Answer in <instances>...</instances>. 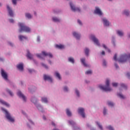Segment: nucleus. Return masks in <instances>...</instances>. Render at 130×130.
I'll return each instance as SVG.
<instances>
[{
    "label": "nucleus",
    "instance_id": "54",
    "mask_svg": "<svg viewBox=\"0 0 130 130\" xmlns=\"http://www.w3.org/2000/svg\"><path fill=\"white\" fill-rule=\"evenodd\" d=\"M102 54L103 55H105V52L104 51H103L102 52Z\"/></svg>",
    "mask_w": 130,
    "mask_h": 130
},
{
    "label": "nucleus",
    "instance_id": "53",
    "mask_svg": "<svg viewBox=\"0 0 130 130\" xmlns=\"http://www.w3.org/2000/svg\"><path fill=\"white\" fill-rule=\"evenodd\" d=\"M127 76L129 78V79H130V73H127Z\"/></svg>",
    "mask_w": 130,
    "mask_h": 130
},
{
    "label": "nucleus",
    "instance_id": "11",
    "mask_svg": "<svg viewBox=\"0 0 130 130\" xmlns=\"http://www.w3.org/2000/svg\"><path fill=\"white\" fill-rule=\"evenodd\" d=\"M17 95L20 98H22L23 101H26V96H25L21 91H19L17 93Z\"/></svg>",
    "mask_w": 130,
    "mask_h": 130
},
{
    "label": "nucleus",
    "instance_id": "9",
    "mask_svg": "<svg viewBox=\"0 0 130 130\" xmlns=\"http://www.w3.org/2000/svg\"><path fill=\"white\" fill-rule=\"evenodd\" d=\"M42 53L44 56H49V57H50L51 58H52L53 56L51 53H47L45 51H42Z\"/></svg>",
    "mask_w": 130,
    "mask_h": 130
},
{
    "label": "nucleus",
    "instance_id": "16",
    "mask_svg": "<svg viewBox=\"0 0 130 130\" xmlns=\"http://www.w3.org/2000/svg\"><path fill=\"white\" fill-rule=\"evenodd\" d=\"M55 47L58 49H63V48H64V46L62 45H56Z\"/></svg>",
    "mask_w": 130,
    "mask_h": 130
},
{
    "label": "nucleus",
    "instance_id": "59",
    "mask_svg": "<svg viewBox=\"0 0 130 130\" xmlns=\"http://www.w3.org/2000/svg\"><path fill=\"white\" fill-rule=\"evenodd\" d=\"M29 120V122H30V123H31V124H33V122H32V121L30 120Z\"/></svg>",
    "mask_w": 130,
    "mask_h": 130
},
{
    "label": "nucleus",
    "instance_id": "29",
    "mask_svg": "<svg viewBox=\"0 0 130 130\" xmlns=\"http://www.w3.org/2000/svg\"><path fill=\"white\" fill-rule=\"evenodd\" d=\"M53 21L54 22H59V19L56 17H53Z\"/></svg>",
    "mask_w": 130,
    "mask_h": 130
},
{
    "label": "nucleus",
    "instance_id": "36",
    "mask_svg": "<svg viewBox=\"0 0 130 130\" xmlns=\"http://www.w3.org/2000/svg\"><path fill=\"white\" fill-rule=\"evenodd\" d=\"M96 124H98L100 128H101V129L102 130L103 129V128L102 127V125H100V123L99 122H97Z\"/></svg>",
    "mask_w": 130,
    "mask_h": 130
},
{
    "label": "nucleus",
    "instance_id": "17",
    "mask_svg": "<svg viewBox=\"0 0 130 130\" xmlns=\"http://www.w3.org/2000/svg\"><path fill=\"white\" fill-rule=\"evenodd\" d=\"M27 53L26 54V56L27 58H29V59H32V55H31V54L30 53V52L29 51V50H27Z\"/></svg>",
    "mask_w": 130,
    "mask_h": 130
},
{
    "label": "nucleus",
    "instance_id": "52",
    "mask_svg": "<svg viewBox=\"0 0 130 130\" xmlns=\"http://www.w3.org/2000/svg\"><path fill=\"white\" fill-rule=\"evenodd\" d=\"M115 67L116 69H118V65H117V64L115 63Z\"/></svg>",
    "mask_w": 130,
    "mask_h": 130
},
{
    "label": "nucleus",
    "instance_id": "33",
    "mask_svg": "<svg viewBox=\"0 0 130 130\" xmlns=\"http://www.w3.org/2000/svg\"><path fill=\"white\" fill-rule=\"evenodd\" d=\"M120 86L121 88H123L124 89H126V85H125L124 84L122 83L120 84Z\"/></svg>",
    "mask_w": 130,
    "mask_h": 130
},
{
    "label": "nucleus",
    "instance_id": "50",
    "mask_svg": "<svg viewBox=\"0 0 130 130\" xmlns=\"http://www.w3.org/2000/svg\"><path fill=\"white\" fill-rule=\"evenodd\" d=\"M78 23H79V25H82V22L80 20H78Z\"/></svg>",
    "mask_w": 130,
    "mask_h": 130
},
{
    "label": "nucleus",
    "instance_id": "14",
    "mask_svg": "<svg viewBox=\"0 0 130 130\" xmlns=\"http://www.w3.org/2000/svg\"><path fill=\"white\" fill-rule=\"evenodd\" d=\"M0 103H1V104H3V105H5V106H6L7 107H10V104H9L8 103L6 102L3 100H0Z\"/></svg>",
    "mask_w": 130,
    "mask_h": 130
},
{
    "label": "nucleus",
    "instance_id": "46",
    "mask_svg": "<svg viewBox=\"0 0 130 130\" xmlns=\"http://www.w3.org/2000/svg\"><path fill=\"white\" fill-rule=\"evenodd\" d=\"M106 109H105V108H104V110H103V114H104V115H106Z\"/></svg>",
    "mask_w": 130,
    "mask_h": 130
},
{
    "label": "nucleus",
    "instance_id": "22",
    "mask_svg": "<svg viewBox=\"0 0 130 130\" xmlns=\"http://www.w3.org/2000/svg\"><path fill=\"white\" fill-rule=\"evenodd\" d=\"M66 113L68 116H72V113L71 112V111L69 110V109H66Z\"/></svg>",
    "mask_w": 130,
    "mask_h": 130
},
{
    "label": "nucleus",
    "instance_id": "34",
    "mask_svg": "<svg viewBox=\"0 0 130 130\" xmlns=\"http://www.w3.org/2000/svg\"><path fill=\"white\" fill-rule=\"evenodd\" d=\"M108 105H109V106H113L114 104L111 102H108Z\"/></svg>",
    "mask_w": 130,
    "mask_h": 130
},
{
    "label": "nucleus",
    "instance_id": "48",
    "mask_svg": "<svg viewBox=\"0 0 130 130\" xmlns=\"http://www.w3.org/2000/svg\"><path fill=\"white\" fill-rule=\"evenodd\" d=\"M28 72L31 74V73H33V72H34V70L32 69H29L28 70Z\"/></svg>",
    "mask_w": 130,
    "mask_h": 130
},
{
    "label": "nucleus",
    "instance_id": "31",
    "mask_svg": "<svg viewBox=\"0 0 130 130\" xmlns=\"http://www.w3.org/2000/svg\"><path fill=\"white\" fill-rule=\"evenodd\" d=\"M124 15H125L126 16H128L129 15V11H124L123 12Z\"/></svg>",
    "mask_w": 130,
    "mask_h": 130
},
{
    "label": "nucleus",
    "instance_id": "12",
    "mask_svg": "<svg viewBox=\"0 0 130 130\" xmlns=\"http://www.w3.org/2000/svg\"><path fill=\"white\" fill-rule=\"evenodd\" d=\"M7 10L10 17H14V13H13V10H12L10 9V6H9V5H7Z\"/></svg>",
    "mask_w": 130,
    "mask_h": 130
},
{
    "label": "nucleus",
    "instance_id": "43",
    "mask_svg": "<svg viewBox=\"0 0 130 130\" xmlns=\"http://www.w3.org/2000/svg\"><path fill=\"white\" fill-rule=\"evenodd\" d=\"M37 57H39V58L42 59V57L41 56V54H37Z\"/></svg>",
    "mask_w": 130,
    "mask_h": 130
},
{
    "label": "nucleus",
    "instance_id": "37",
    "mask_svg": "<svg viewBox=\"0 0 130 130\" xmlns=\"http://www.w3.org/2000/svg\"><path fill=\"white\" fill-rule=\"evenodd\" d=\"M7 92L10 94L11 96H13V92L9 90V89H7Z\"/></svg>",
    "mask_w": 130,
    "mask_h": 130
},
{
    "label": "nucleus",
    "instance_id": "57",
    "mask_svg": "<svg viewBox=\"0 0 130 130\" xmlns=\"http://www.w3.org/2000/svg\"><path fill=\"white\" fill-rule=\"evenodd\" d=\"M9 45L10 46H13V44L12 43H9Z\"/></svg>",
    "mask_w": 130,
    "mask_h": 130
},
{
    "label": "nucleus",
    "instance_id": "24",
    "mask_svg": "<svg viewBox=\"0 0 130 130\" xmlns=\"http://www.w3.org/2000/svg\"><path fill=\"white\" fill-rule=\"evenodd\" d=\"M89 49H88L87 48H86L85 49L84 52H85L86 56H88L89 55Z\"/></svg>",
    "mask_w": 130,
    "mask_h": 130
},
{
    "label": "nucleus",
    "instance_id": "45",
    "mask_svg": "<svg viewBox=\"0 0 130 130\" xmlns=\"http://www.w3.org/2000/svg\"><path fill=\"white\" fill-rule=\"evenodd\" d=\"M114 59L116 61L117 60V55L116 54H115L114 56Z\"/></svg>",
    "mask_w": 130,
    "mask_h": 130
},
{
    "label": "nucleus",
    "instance_id": "63",
    "mask_svg": "<svg viewBox=\"0 0 130 130\" xmlns=\"http://www.w3.org/2000/svg\"><path fill=\"white\" fill-rule=\"evenodd\" d=\"M87 126H89V124H87Z\"/></svg>",
    "mask_w": 130,
    "mask_h": 130
},
{
    "label": "nucleus",
    "instance_id": "25",
    "mask_svg": "<svg viewBox=\"0 0 130 130\" xmlns=\"http://www.w3.org/2000/svg\"><path fill=\"white\" fill-rule=\"evenodd\" d=\"M55 74L56 77H57V78H58L59 80H61V77H60V74H59V73H58V72H55Z\"/></svg>",
    "mask_w": 130,
    "mask_h": 130
},
{
    "label": "nucleus",
    "instance_id": "5",
    "mask_svg": "<svg viewBox=\"0 0 130 130\" xmlns=\"http://www.w3.org/2000/svg\"><path fill=\"white\" fill-rule=\"evenodd\" d=\"M90 39H91L92 41H93V42L95 44H96V45H98V46L100 45V43H99V40H98V39L96 38V37H95L94 36L91 35L90 36Z\"/></svg>",
    "mask_w": 130,
    "mask_h": 130
},
{
    "label": "nucleus",
    "instance_id": "1",
    "mask_svg": "<svg viewBox=\"0 0 130 130\" xmlns=\"http://www.w3.org/2000/svg\"><path fill=\"white\" fill-rule=\"evenodd\" d=\"M18 26L20 27L19 31L20 33L23 31L29 32H30V31H31V29L29 28L28 26L25 25L24 23H19L18 24Z\"/></svg>",
    "mask_w": 130,
    "mask_h": 130
},
{
    "label": "nucleus",
    "instance_id": "28",
    "mask_svg": "<svg viewBox=\"0 0 130 130\" xmlns=\"http://www.w3.org/2000/svg\"><path fill=\"white\" fill-rule=\"evenodd\" d=\"M31 101L32 102V103H34V104H36V103L37 102V101L35 98H32L31 100Z\"/></svg>",
    "mask_w": 130,
    "mask_h": 130
},
{
    "label": "nucleus",
    "instance_id": "4",
    "mask_svg": "<svg viewBox=\"0 0 130 130\" xmlns=\"http://www.w3.org/2000/svg\"><path fill=\"white\" fill-rule=\"evenodd\" d=\"M1 75L5 81H9V79H8V74L5 72L4 69L1 70Z\"/></svg>",
    "mask_w": 130,
    "mask_h": 130
},
{
    "label": "nucleus",
    "instance_id": "44",
    "mask_svg": "<svg viewBox=\"0 0 130 130\" xmlns=\"http://www.w3.org/2000/svg\"><path fill=\"white\" fill-rule=\"evenodd\" d=\"M42 66H43L44 67V68H45V69H48V67H47V66H46L44 63H42Z\"/></svg>",
    "mask_w": 130,
    "mask_h": 130
},
{
    "label": "nucleus",
    "instance_id": "21",
    "mask_svg": "<svg viewBox=\"0 0 130 130\" xmlns=\"http://www.w3.org/2000/svg\"><path fill=\"white\" fill-rule=\"evenodd\" d=\"M41 101H42V102L44 103H47L48 102V101L47 100V98H42Z\"/></svg>",
    "mask_w": 130,
    "mask_h": 130
},
{
    "label": "nucleus",
    "instance_id": "49",
    "mask_svg": "<svg viewBox=\"0 0 130 130\" xmlns=\"http://www.w3.org/2000/svg\"><path fill=\"white\" fill-rule=\"evenodd\" d=\"M103 66H104V67H106V61L105 60L103 61Z\"/></svg>",
    "mask_w": 130,
    "mask_h": 130
},
{
    "label": "nucleus",
    "instance_id": "20",
    "mask_svg": "<svg viewBox=\"0 0 130 130\" xmlns=\"http://www.w3.org/2000/svg\"><path fill=\"white\" fill-rule=\"evenodd\" d=\"M19 40H20V41H22V40H24V39L26 40L27 39V37L22 36V35H20L19 36Z\"/></svg>",
    "mask_w": 130,
    "mask_h": 130
},
{
    "label": "nucleus",
    "instance_id": "6",
    "mask_svg": "<svg viewBox=\"0 0 130 130\" xmlns=\"http://www.w3.org/2000/svg\"><path fill=\"white\" fill-rule=\"evenodd\" d=\"M70 5L71 8V10H72L73 12H81V10L80 9V8L75 7L74 5H73L72 3H70Z\"/></svg>",
    "mask_w": 130,
    "mask_h": 130
},
{
    "label": "nucleus",
    "instance_id": "40",
    "mask_svg": "<svg viewBox=\"0 0 130 130\" xmlns=\"http://www.w3.org/2000/svg\"><path fill=\"white\" fill-rule=\"evenodd\" d=\"M107 128L110 130H114V129L113 128V127H112V126H111V125H109V126H108Z\"/></svg>",
    "mask_w": 130,
    "mask_h": 130
},
{
    "label": "nucleus",
    "instance_id": "2",
    "mask_svg": "<svg viewBox=\"0 0 130 130\" xmlns=\"http://www.w3.org/2000/svg\"><path fill=\"white\" fill-rule=\"evenodd\" d=\"M106 86H103L102 85H99V87L101 90H103V91H111L112 89L109 87V80L107 79L106 81Z\"/></svg>",
    "mask_w": 130,
    "mask_h": 130
},
{
    "label": "nucleus",
    "instance_id": "62",
    "mask_svg": "<svg viewBox=\"0 0 130 130\" xmlns=\"http://www.w3.org/2000/svg\"><path fill=\"white\" fill-rule=\"evenodd\" d=\"M2 6V4L0 3V7Z\"/></svg>",
    "mask_w": 130,
    "mask_h": 130
},
{
    "label": "nucleus",
    "instance_id": "42",
    "mask_svg": "<svg viewBox=\"0 0 130 130\" xmlns=\"http://www.w3.org/2000/svg\"><path fill=\"white\" fill-rule=\"evenodd\" d=\"M63 90H64V91L65 92H68V91H69V89H68V87H67V86H65V87H64Z\"/></svg>",
    "mask_w": 130,
    "mask_h": 130
},
{
    "label": "nucleus",
    "instance_id": "30",
    "mask_svg": "<svg viewBox=\"0 0 130 130\" xmlns=\"http://www.w3.org/2000/svg\"><path fill=\"white\" fill-rule=\"evenodd\" d=\"M103 47H104V48H105V49L107 50L108 52H110V50H109V49L107 48V47H106L105 45L103 44Z\"/></svg>",
    "mask_w": 130,
    "mask_h": 130
},
{
    "label": "nucleus",
    "instance_id": "60",
    "mask_svg": "<svg viewBox=\"0 0 130 130\" xmlns=\"http://www.w3.org/2000/svg\"><path fill=\"white\" fill-rule=\"evenodd\" d=\"M49 63H50V64H51V61H49Z\"/></svg>",
    "mask_w": 130,
    "mask_h": 130
},
{
    "label": "nucleus",
    "instance_id": "19",
    "mask_svg": "<svg viewBox=\"0 0 130 130\" xmlns=\"http://www.w3.org/2000/svg\"><path fill=\"white\" fill-rule=\"evenodd\" d=\"M73 36L76 37V39H80L81 37V36L76 32H73Z\"/></svg>",
    "mask_w": 130,
    "mask_h": 130
},
{
    "label": "nucleus",
    "instance_id": "35",
    "mask_svg": "<svg viewBox=\"0 0 130 130\" xmlns=\"http://www.w3.org/2000/svg\"><path fill=\"white\" fill-rule=\"evenodd\" d=\"M86 75H90V74H92V71L88 70L85 72Z\"/></svg>",
    "mask_w": 130,
    "mask_h": 130
},
{
    "label": "nucleus",
    "instance_id": "7",
    "mask_svg": "<svg viewBox=\"0 0 130 130\" xmlns=\"http://www.w3.org/2000/svg\"><path fill=\"white\" fill-rule=\"evenodd\" d=\"M84 111H85V110L83 108H80L78 109V113L81 114V116L83 118L85 117V112Z\"/></svg>",
    "mask_w": 130,
    "mask_h": 130
},
{
    "label": "nucleus",
    "instance_id": "55",
    "mask_svg": "<svg viewBox=\"0 0 130 130\" xmlns=\"http://www.w3.org/2000/svg\"><path fill=\"white\" fill-rule=\"evenodd\" d=\"M37 41H38V42H39L40 41V38H39V37H38V38H37Z\"/></svg>",
    "mask_w": 130,
    "mask_h": 130
},
{
    "label": "nucleus",
    "instance_id": "56",
    "mask_svg": "<svg viewBox=\"0 0 130 130\" xmlns=\"http://www.w3.org/2000/svg\"><path fill=\"white\" fill-rule=\"evenodd\" d=\"M43 118L44 120H46V117H45V116H43Z\"/></svg>",
    "mask_w": 130,
    "mask_h": 130
},
{
    "label": "nucleus",
    "instance_id": "26",
    "mask_svg": "<svg viewBox=\"0 0 130 130\" xmlns=\"http://www.w3.org/2000/svg\"><path fill=\"white\" fill-rule=\"evenodd\" d=\"M118 35H119V36H123V32L120 30H118L117 31Z\"/></svg>",
    "mask_w": 130,
    "mask_h": 130
},
{
    "label": "nucleus",
    "instance_id": "47",
    "mask_svg": "<svg viewBox=\"0 0 130 130\" xmlns=\"http://www.w3.org/2000/svg\"><path fill=\"white\" fill-rule=\"evenodd\" d=\"M37 108H38V109H39V110H40V108H41V109H42V107L40 105L38 106Z\"/></svg>",
    "mask_w": 130,
    "mask_h": 130
},
{
    "label": "nucleus",
    "instance_id": "32",
    "mask_svg": "<svg viewBox=\"0 0 130 130\" xmlns=\"http://www.w3.org/2000/svg\"><path fill=\"white\" fill-rule=\"evenodd\" d=\"M117 95L119 97H120V98H121V99H124V96L122 94H121L120 93H118Z\"/></svg>",
    "mask_w": 130,
    "mask_h": 130
},
{
    "label": "nucleus",
    "instance_id": "38",
    "mask_svg": "<svg viewBox=\"0 0 130 130\" xmlns=\"http://www.w3.org/2000/svg\"><path fill=\"white\" fill-rule=\"evenodd\" d=\"M69 123L71 125H74V124H75V122H74V121H73V120H71V121H69Z\"/></svg>",
    "mask_w": 130,
    "mask_h": 130
},
{
    "label": "nucleus",
    "instance_id": "39",
    "mask_svg": "<svg viewBox=\"0 0 130 130\" xmlns=\"http://www.w3.org/2000/svg\"><path fill=\"white\" fill-rule=\"evenodd\" d=\"M118 85V84L117 83H112L113 87H117Z\"/></svg>",
    "mask_w": 130,
    "mask_h": 130
},
{
    "label": "nucleus",
    "instance_id": "13",
    "mask_svg": "<svg viewBox=\"0 0 130 130\" xmlns=\"http://www.w3.org/2000/svg\"><path fill=\"white\" fill-rule=\"evenodd\" d=\"M17 68L19 70V71H23V70H24L23 64L22 63L18 64L17 66Z\"/></svg>",
    "mask_w": 130,
    "mask_h": 130
},
{
    "label": "nucleus",
    "instance_id": "41",
    "mask_svg": "<svg viewBox=\"0 0 130 130\" xmlns=\"http://www.w3.org/2000/svg\"><path fill=\"white\" fill-rule=\"evenodd\" d=\"M75 92H76V93L77 94V96L78 97H79L80 96V92L78 91V90L76 89L75 90Z\"/></svg>",
    "mask_w": 130,
    "mask_h": 130
},
{
    "label": "nucleus",
    "instance_id": "8",
    "mask_svg": "<svg viewBox=\"0 0 130 130\" xmlns=\"http://www.w3.org/2000/svg\"><path fill=\"white\" fill-rule=\"evenodd\" d=\"M44 80L45 81H48L49 82H51V83L52 82V78L48 75H44Z\"/></svg>",
    "mask_w": 130,
    "mask_h": 130
},
{
    "label": "nucleus",
    "instance_id": "64",
    "mask_svg": "<svg viewBox=\"0 0 130 130\" xmlns=\"http://www.w3.org/2000/svg\"><path fill=\"white\" fill-rule=\"evenodd\" d=\"M35 15H36V13L35 12Z\"/></svg>",
    "mask_w": 130,
    "mask_h": 130
},
{
    "label": "nucleus",
    "instance_id": "27",
    "mask_svg": "<svg viewBox=\"0 0 130 130\" xmlns=\"http://www.w3.org/2000/svg\"><path fill=\"white\" fill-rule=\"evenodd\" d=\"M25 17L26 18H28V19H31V18H32V16L31 15V14H30V13H26Z\"/></svg>",
    "mask_w": 130,
    "mask_h": 130
},
{
    "label": "nucleus",
    "instance_id": "10",
    "mask_svg": "<svg viewBox=\"0 0 130 130\" xmlns=\"http://www.w3.org/2000/svg\"><path fill=\"white\" fill-rule=\"evenodd\" d=\"M94 14H97V15H99V16H102V12L98 7L95 8V10H94Z\"/></svg>",
    "mask_w": 130,
    "mask_h": 130
},
{
    "label": "nucleus",
    "instance_id": "51",
    "mask_svg": "<svg viewBox=\"0 0 130 130\" xmlns=\"http://www.w3.org/2000/svg\"><path fill=\"white\" fill-rule=\"evenodd\" d=\"M9 21L10 22V23H14V19H11L9 20Z\"/></svg>",
    "mask_w": 130,
    "mask_h": 130
},
{
    "label": "nucleus",
    "instance_id": "15",
    "mask_svg": "<svg viewBox=\"0 0 130 130\" xmlns=\"http://www.w3.org/2000/svg\"><path fill=\"white\" fill-rule=\"evenodd\" d=\"M103 21L104 22V24L105 26H109V21L106 19V18L103 19Z\"/></svg>",
    "mask_w": 130,
    "mask_h": 130
},
{
    "label": "nucleus",
    "instance_id": "18",
    "mask_svg": "<svg viewBox=\"0 0 130 130\" xmlns=\"http://www.w3.org/2000/svg\"><path fill=\"white\" fill-rule=\"evenodd\" d=\"M81 61L82 63L83 64V66L86 68H87V67H89V66L87 64V63H86V62H85V58L81 59Z\"/></svg>",
    "mask_w": 130,
    "mask_h": 130
},
{
    "label": "nucleus",
    "instance_id": "3",
    "mask_svg": "<svg viewBox=\"0 0 130 130\" xmlns=\"http://www.w3.org/2000/svg\"><path fill=\"white\" fill-rule=\"evenodd\" d=\"M3 111H4L5 112L6 117V118L9 121H11V122H14L15 121V119L14 118L11 116V114H10L9 112L7 111L5 109H4L3 108H2Z\"/></svg>",
    "mask_w": 130,
    "mask_h": 130
},
{
    "label": "nucleus",
    "instance_id": "61",
    "mask_svg": "<svg viewBox=\"0 0 130 130\" xmlns=\"http://www.w3.org/2000/svg\"><path fill=\"white\" fill-rule=\"evenodd\" d=\"M0 60H3V58H0Z\"/></svg>",
    "mask_w": 130,
    "mask_h": 130
},
{
    "label": "nucleus",
    "instance_id": "58",
    "mask_svg": "<svg viewBox=\"0 0 130 130\" xmlns=\"http://www.w3.org/2000/svg\"><path fill=\"white\" fill-rule=\"evenodd\" d=\"M52 125H54V126H55V124L54 122H52Z\"/></svg>",
    "mask_w": 130,
    "mask_h": 130
},
{
    "label": "nucleus",
    "instance_id": "23",
    "mask_svg": "<svg viewBox=\"0 0 130 130\" xmlns=\"http://www.w3.org/2000/svg\"><path fill=\"white\" fill-rule=\"evenodd\" d=\"M69 61L70 62H71L72 63H74L75 62V60L74 59V58L70 57L68 58Z\"/></svg>",
    "mask_w": 130,
    "mask_h": 130
}]
</instances>
